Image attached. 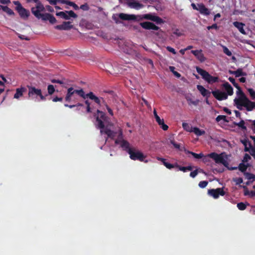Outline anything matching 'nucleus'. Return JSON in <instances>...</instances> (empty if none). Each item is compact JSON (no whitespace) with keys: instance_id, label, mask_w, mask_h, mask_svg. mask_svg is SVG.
<instances>
[{"instance_id":"nucleus-1","label":"nucleus","mask_w":255,"mask_h":255,"mask_svg":"<svg viewBox=\"0 0 255 255\" xmlns=\"http://www.w3.org/2000/svg\"><path fill=\"white\" fill-rule=\"evenodd\" d=\"M45 11V7L43 6V8L41 10H37L33 14L38 19H40L42 21L44 22H49V23L51 24H54L57 22V20L55 18V17L49 13H42Z\"/></svg>"},{"instance_id":"nucleus-2","label":"nucleus","mask_w":255,"mask_h":255,"mask_svg":"<svg viewBox=\"0 0 255 255\" xmlns=\"http://www.w3.org/2000/svg\"><path fill=\"white\" fill-rule=\"evenodd\" d=\"M191 6L193 9L198 10L202 14L205 15H209L210 14V10L205 7L203 3H197L196 4L194 3H191Z\"/></svg>"},{"instance_id":"nucleus-3","label":"nucleus","mask_w":255,"mask_h":255,"mask_svg":"<svg viewBox=\"0 0 255 255\" xmlns=\"http://www.w3.org/2000/svg\"><path fill=\"white\" fill-rule=\"evenodd\" d=\"M56 15L66 20L69 19L71 17L76 18L78 16L72 10H65L64 11L57 12H56Z\"/></svg>"},{"instance_id":"nucleus-4","label":"nucleus","mask_w":255,"mask_h":255,"mask_svg":"<svg viewBox=\"0 0 255 255\" xmlns=\"http://www.w3.org/2000/svg\"><path fill=\"white\" fill-rule=\"evenodd\" d=\"M143 17L146 19L150 20L155 22L157 24H159L163 23V20L160 17L152 15V14L148 13L145 14L143 15Z\"/></svg>"},{"instance_id":"nucleus-5","label":"nucleus","mask_w":255,"mask_h":255,"mask_svg":"<svg viewBox=\"0 0 255 255\" xmlns=\"http://www.w3.org/2000/svg\"><path fill=\"white\" fill-rule=\"evenodd\" d=\"M140 25L143 28L145 29H152L157 30L159 29V27L155 25L154 23L151 22L146 21L140 23Z\"/></svg>"},{"instance_id":"nucleus-6","label":"nucleus","mask_w":255,"mask_h":255,"mask_svg":"<svg viewBox=\"0 0 255 255\" xmlns=\"http://www.w3.org/2000/svg\"><path fill=\"white\" fill-rule=\"evenodd\" d=\"M33 1L36 3L34 7H32L31 9V12L33 14L37 10H41L43 8V4L39 0H29L28 2Z\"/></svg>"},{"instance_id":"nucleus-7","label":"nucleus","mask_w":255,"mask_h":255,"mask_svg":"<svg viewBox=\"0 0 255 255\" xmlns=\"http://www.w3.org/2000/svg\"><path fill=\"white\" fill-rule=\"evenodd\" d=\"M72 27L71 22L65 21L62 24L58 25L56 26V29L58 30H68Z\"/></svg>"},{"instance_id":"nucleus-8","label":"nucleus","mask_w":255,"mask_h":255,"mask_svg":"<svg viewBox=\"0 0 255 255\" xmlns=\"http://www.w3.org/2000/svg\"><path fill=\"white\" fill-rule=\"evenodd\" d=\"M18 12L19 15L21 17L26 19L30 15V12L28 10L26 9L23 7H21L17 10H16Z\"/></svg>"},{"instance_id":"nucleus-9","label":"nucleus","mask_w":255,"mask_h":255,"mask_svg":"<svg viewBox=\"0 0 255 255\" xmlns=\"http://www.w3.org/2000/svg\"><path fill=\"white\" fill-rule=\"evenodd\" d=\"M119 18L124 20H134L135 19V15L128 14L124 13H120L118 14Z\"/></svg>"},{"instance_id":"nucleus-10","label":"nucleus","mask_w":255,"mask_h":255,"mask_svg":"<svg viewBox=\"0 0 255 255\" xmlns=\"http://www.w3.org/2000/svg\"><path fill=\"white\" fill-rule=\"evenodd\" d=\"M128 5L130 8L136 9H139L143 7V5L139 3L137 0H134L128 3Z\"/></svg>"},{"instance_id":"nucleus-11","label":"nucleus","mask_w":255,"mask_h":255,"mask_svg":"<svg viewBox=\"0 0 255 255\" xmlns=\"http://www.w3.org/2000/svg\"><path fill=\"white\" fill-rule=\"evenodd\" d=\"M62 3L72 6L75 10H78L79 9V7L76 3L71 1L63 0L62 1Z\"/></svg>"},{"instance_id":"nucleus-12","label":"nucleus","mask_w":255,"mask_h":255,"mask_svg":"<svg viewBox=\"0 0 255 255\" xmlns=\"http://www.w3.org/2000/svg\"><path fill=\"white\" fill-rule=\"evenodd\" d=\"M233 24L234 25L239 29L240 32H245L244 30V24L238 21L234 22Z\"/></svg>"},{"instance_id":"nucleus-13","label":"nucleus","mask_w":255,"mask_h":255,"mask_svg":"<svg viewBox=\"0 0 255 255\" xmlns=\"http://www.w3.org/2000/svg\"><path fill=\"white\" fill-rule=\"evenodd\" d=\"M2 10L7 13L9 15L14 14L13 11L7 6H4L3 7H2Z\"/></svg>"},{"instance_id":"nucleus-14","label":"nucleus","mask_w":255,"mask_h":255,"mask_svg":"<svg viewBox=\"0 0 255 255\" xmlns=\"http://www.w3.org/2000/svg\"><path fill=\"white\" fill-rule=\"evenodd\" d=\"M80 8L85 11L88 10L89 9V7L87 3L81 5Z\"/></svg>"},{"instance_id":"nucleus-15","label":"nucleus","mask_w":255,"mask_h":255,"mask_svg":"<svg viewBox=\"0 0 255 255\" xmlns=\"http://www.w3.org/2000/svg\"><path fill=\"white\" fill-rule=\"evenodd\" d=\"M50 4L55 5L57 2H60V0H47Z\"/></svg>"},{"instance_id":"nucleus-16","label":"nucleus","mask_w":255,"mask_h":255,"mask_svg":"<svg viewBox=\"0 0 255 255\" xmlns=\"http://www.w3.org/2000/svg\"><path fill=\"white\" fill-rule=\"evenodd\" d=\"M13 2L16 5V10L22 6L19 1H14Z\"/></svg>"},{"instance_id":"nucleus-17","label":"nucleus","mask_w":255,"mask_h":255,"mask_svg":"<svg viewBox=\"0 0 255 255\" xmlns=\"http://www.w3.org/2000/svg\"><path fill=\"white\" fill-rule=\"evenodd\" d=\"M0 2L2 4H8L10 2V0H0Z\"/></svg>"},{"instance_id":"nucleus-18","label":"nucleus","mask_w":255,"mask_h":255,"mask_svg":"<svg viewBox=\"0 0 255 255\" xmlns=\"http://www.w3.org/2000/svg\"><path fill=\"white\" fill-rule=\"evenodd\" d=\"M46 7L47 9L49 11H50V12H53L54 11V9H53V8L51 6H50L49 5H47L46 6Z\"/></svg>"},{"instance_id":"nucleus-19","label":"nucleus","mask_w":255,"mask_h":255,"mask_svg":"<svg viewBox=\"0 0 255 255\" xmlns=\"http://www.w3.org/2000/svg\"><path fill=\"white\" fill-rule=\"evenodd\" d=\"M221 17V14L220 13L216 14L214 16V19H215L217 18H219Z\"/></svg>"},{"instance_id":"nucleus-20","label":"nucleus","mask_w":255,"mask_h":255,"mask_svg":"<svg viewBox=\"0 0 255 255\" xmlns=\"http://www.w3.org/2000/svg\"><path fill=\"white\" fill-rule=\"evenodd\" d=\"M212 27H215V28H217V25L216 24H215V25H213L212 26H208L207 28H208V30H210V28H211Z\"/></svg>"},{"instance_id":"nucleus-21","label":"nucleus","mask_w":255,"mask_h":255,"mask_svg":"<svg viewBox=\"0 0 255 255\" xmlns=\"http://www.w3.org/2000/svg\"><path fill=\"white\" fill-rule=\"evenodd\" d=\"M55 7L56 9H61V8L58 6H55Z\"/></svg>"},{"instance_id":"nucleus-22","label":"nucleus","mask_w":255,"mask_h":255,"mask_svg":"<svg viewBox=\"0 0 255 255\" xmlns=\"http://www.w3.org/2000/svg\"><path fill=\"white\" fill-rule=\"evenodd\" d=\"M4 6H3V5H0V9H2V7H3Z\"/></svg>"},{"instance_id":"nucleus-23","label":"nucleus","mask_w":255,"mask_h":255,"mask_svg":"<svg viewBox=\"0 0 255 255\" xmlns=\"http://www.w3.org/2000/svg\"><path fill=\"white\" fill-rule=\"evenodd\" d=\"M222 2H223L225 0H221Z\"/></svg>"},{"instance_id":"nucleus-24","label":"nucleus","mask_w":255,"mask_h":255,"mask_svg":"<svg viewBox=\"0 0 255 255\" xmlns=\"http://www.w3.org/2000/svg\"><path fill=\"white\" fill-rule=\"evenodd\" d=\"M27 0L28 2V1H29V0Z\"/></svg>"},{"instance_id":"nucleus-25","label":"nucleus","mask_w":255,"mask_h":255,"mask_svg":"<svg viewBox=\"0 0 255 255\" xmlns=\"http://www.w3.org/2000/svg\"><path fill=\"white\" fill-rule=\"evenodd\" d=\"M212 0H209L210 1H211Z\"/></svg>"}]
</instances>
